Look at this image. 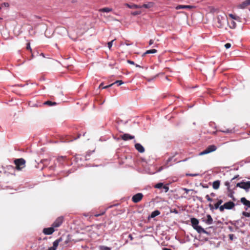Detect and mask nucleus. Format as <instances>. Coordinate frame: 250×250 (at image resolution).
Here are the masks:
<instances>
[{
	"instance_id": "obj_24",
	"label": "nucleus",
	"mask_w": 250,
	"mask_h": 250,
	"mask_svg": "<svg viewBox=\"0 0 250 250\" xmlns=\"http://www.w3.org/2000/svg\"><path fill=\"white\" fill-rule=\"evenodd\" d=\"M100 11L103 12L108 13L112 11V9L108 7H105L100 9Z\"/></svg>"
},
{
	"instance_id": "obj_11",
	"label": "nucleus",
	"mask_w": 250,
	"mask_h": 250,
	"mask_svg": "<svg viewBox=\"0 0 250 250\" xmlns=\"http://www.w3.org/2000/svg\"><path fill=\"white\" fill-rule=\"evenodd\" d=\"M135 147L136 150H138L140 153H143L145 151V148L144 146L139 143H136L135 145Z\"/></svg>"
},
{
	"instance_id": "obj_7",
	"label": "nucleus",
	"mask_w": 250,
	"mask_h": 250,
	"mask_svg": "<svg viewBox=\"0 0 250 250\" xmlns=\"http://www.w3.org/2000/svg\"><path fill=\"white\" fill-rule=\"evenodd\" d=\"M63 218L62 216L59 217L57 218L55 221L53 222L52 225V226L54 228H58L60 227L63 222Z\"/></svg>"
},
{
	"instance_id": "obj_53",
	"label": "nucleus",
	"mask_w": 250,
	"mask_h": 250,
	"mask_svg": "<svg viewBox=\"0 0 250 250\" xmlns=\"http://www.w3.org/2000/svg\"><path fill=\"white\" fill-rule=\"evenodd\" d=\"M154 42V41L153 40H150L149 42V45H152Z\"/></svg>"
},
{
	"instance_id": "obj_9",
	"label": "nucleus",
	"mask_w": 250,
	"mask_h": 250,
	"mask_svg": "<svg viewBox=\"0 0 250 250\" xmlns=\"http://www.w3.org/2000/svg\"><path fill=\"white\" fill-rule=\"evenodd\" d=\"M235 206V204L232 201H229L224 204L225 209H231Z\"/></svg>"
},
{
	"instance_id": "obj_62",
	"label": "nucleus",
	"mask_w": 250,
	"mask_h": 250,
	"mask_svg": "<svg viewBox=\"0 0 250 250\" xmlns=\"http://www.w3.org/2000/svg\"><path fill=\"white\" fill-rule=\"evenodd\" d=\"M135 65L136 67H140V68H141H141H142V67H143L141 66L140 65H138V64H135Z\"/></svg>"
},
{
	"instance_id": "obj_27",
	"label": "nucleus",
	"mask_w": 250,
	"mask_h": 250,
	"mask_svg": "<svg viewBox=\"0 0 250 250\" xmlns=\"http://www.w3.org/2000/svg\"><path fill=\"white\" fill-rule=\"evenodd\" d=\"M66 157H63V156H60L58 158H57V160L60 163H62V161L65 160L66 159Z\"/></svg>"
},
{
	"instance_id": "obj_44",
	"label": "nucleus",
	"mask_w": 250,
	"mask_h": 250,
	"mask_svg": "<svg viewBox=\"0 0 250 250\" xmlns=\"http://www.w3.org/2000/svg\"><path fill=\"white\" fill-rule=\"evenodd\" d=\"M196 198L200 202H203V198H202V197H199V196H196Z\"/></svg>"
},
{
	"instance_id": "obj_12",
	"label": "nucleus",
	"mask_w": 250,
	"mask_h": 250,
	"mask_svg": "<svg viewBox=\"0 0 250 250\" xmlns=\"http://www.w3.org/2000/svg\"><path fill=\"white\" fill-rule=\"evenodd\" d=\"M154 3L153 2H148L147 3H145L141 6V8H146V9H149V8L153 7L154 6Z\"/></svg>"
},
{
	"instance_id": "obj_46",
	"label": "nucleus",
	"mask_w": 250,
	"mask_h": 250,
	"mask_svg": "<svg viewBox=\"0 0 250 250\" xmlns=\"http://www.w3.org/2000/svg\"><path fill=\"white\" fill-rule=\"evenodd\" d=\"M127 62L129 63V64H133V65H135V62H133V61H132L131 60H127Z\"/></svg>"
},
{
	"instance_id": "obj_31",
	"label": "nucleus",
	"mask_w": 250,
	"mask_h": 250,
	"mask_svg": "<svg viewBox=\"0 0 250 250\" xmlns=\"http://www.w3.org/2000/svg\"><path fill=\"white\" fill-rule=\"evenodd\" d=\"M242 214H243V216H244L245 217H250V212H247L243 211L242 212Z\"/></svg>"
},
{
	"instance_id": "obj_36",
	"label": "nucleus",
	"mask_w": 250,
	"mask_h": 250,
	"mask_svg": "<svg viewBox=\"0 0 250 250\" xmlns=\"http://www.w3.org/2000/svg\"><path fill=\"white\" fill-rule=\"evenodd\" d=\"M101 250H111V248L106 247V246H102Z\"/></svg>"
},
{
	"instance_id": "obj_39",
	"label": "nucleus",
	"mask_w": 250,
	"mask_h": 250,
	"mask_svg": "<svg viewBox=\"0 0 250 250\" xmlns=\"http://www.w3.org/2000/svg\"><path fill=\"white\" fill-rule=\"evenodd\" d=\"M219 208L220 211H223L224 209L225 208L224 207V204L222 206H219Z\"/></svg>"
},
{
	"instance_id": "obj_60",
	"label": "nucleus",
	"mask_w": 250,
	"mask_h": 250,
	"mask_svg": "<svg viewBox=\"0 0 250 250\" xmlns=\"http://www.w3.org/2000/svg\"><path fill=\"white\" fill-rule=\"evenodd\" d=\"M210 195L212 197H214L215 196V194L214 193H213V192H212V193H210Z\"/></svg>"
},
{
	"instance_id": "obj_37",
	"label": "nucleus",
	"mask_w": 250,
	"mask_h": 250,
	"mask_svg": "<svg viewBox=\"0 0 250 250\" xmlns=\"http://www.w3.org/2000/svg\"><path fill=\"white\" fill-rule=\"evenodd\" d=\"M208 207L209 208L210 210L211 211H213L214 209H215L214 207H213V205L211 204H209L208 205Z\"/></svg>"
},
{
	"instance_id": "obj_6",
	"label": "nucleus",
	"mask_w": 250,
	"mask_h": 250,
	"mask_svg": "<svg viewBox=\"0 0 250 250\" xmlns=\"http://www.w3.org/2000/svg\"><path fill=\"white\" fill-rule=\"evenodd\" d=\"M143 194L142 193H138L132 197V201L135 203L139 202L143 198Z\"/></svg>"
},
{
	"instance_id": "obj_25",
	"label": "nucleus",
	"mask_w": 250,
	"mask_h": 250,
	"mask_svg": "<svg viewBox=\"0 0 250 250\" xmlns=\"http://www.w3.org/2000/svg\"><path fill=\"white\" fill-rule=\"evenodd\" d=\"M229 26L230 28L234 29L236 27V24L235 21H231L229 23Z\"/></svg>"
},
{
	"instance_id": "obj_29",
	"label": "nucleus",
	"mask_w": 250,
	"mask_h": 250,
	"mask_svg": "<svg viewBox=\"0 0 250 250\" xmlns=\"http://www.w3.org/2000/svg\"><path fill=\"white\" fill-rule=\"evenodd\" d=\"M141 14V12L139 11H134V12H131V15H132L133 16H136L138 15H140Z\"/></svg>"
},
{
	"instance_id": "obj_61",
	"label": "nucleus",
	"mask_w": 250,
	"mask_h": 250,
	"mask_svg": "<svg viewBox=\"0 0 250 250\" xmlns=\"http://www.w3.org/2000/svg\"><path fill=\"white\" fill-rule=\"evenodd\" d=\"M163 250H171L170 249H168V248H164L163 249Z\"/></svg>"
},
{
	"instance_id": "obj_30",
	"label": "nucleus",
	"mask_w": 250,
	"mask_h": 250,
	"mask_svg": "<svg viewBox=\"0 0 250 250\" xmlns=\"http://www.w3.org/2000/svg\"><path fill=\"white\" fill-rule=\"evenodd\" d=\"M114 40H113L111 42H109L107 43V46H108V47L109 48V49H111V48L112 46V44H113V42L114 41Z\"/></svg>"
},
{
	"instance_id": "obj_19",
	"label": "nucleus",
	"mask_w": 250,
	"mask_h": 250,
	"mask_svg": "<svg viewBox=\"0 0 250 250\" xmlns=\"http://www.w3.org/2000/svg\"><path fill=\"white\" fill-rule=\"evenodd\" d=\"M192 8V6L191 5H179L176 7V9H191Z\"/></svg>"
},
{
	"instance_id": "obj_34",
	"label": "nucleus",
	"mask_w": 250,
	"mask_h": 250,
	"mask_svg": "<svg viewBox=\"0 0 250 250\" xmlns=\"http://www.w3.org/2000/svg\"><path fill=\"white\" fill-rule=\"evenodd\" d=\"M229 17H231L232 19H234V20H237V19L239 18L238 17H236L235 16V15L232 14H230L229 15Z\"/></svg>"
},
{
	"instance_id": "obj_54",
	"label": "nucleus",
	"mask_w": 250,
	"mask_h": 250,
	"mask_svg": "<svg viewBox=\"0 0 250 250\" xmlns=\"http://www.w3.org/2000/svg\"><path fill=\"white\" fill-rule=\"evenodd\" d=\"M2 5H3L5 7H8L9 6V4L7 2H4Z\"/></svg>"
},
{
	"instance_id": "obj_16",
	"label": "nucleus",
	"mask_w": 250,
	"mask_h": 250,
	"mask_svg": "<svg viewBox=\"0 0 250 250\" xmlns=\"http://www.w3.org/2000/svg\"><path fill=\"white\" fill-rule=\"evenodd\" d=\"M125 5L127 6V7L131 8V9H137V8H141V6L140 5H137L135 4H128V3H125Z\"/></svg>"
},
{
	"instance_id": "obj_56",
	"label": "nucleus",
	"mask_w": 250,
	"mask_h": 250,
	"mask_svg": "<svg viewBox=\"0 0 250 250\" xmlns=\"http://www.w3.org/2000/svg\"><path fill=\"white\" fill-rule=\"evenodd\" d=\"M164 169V167H161L158 170V172H160Z\"/></svg>"
},
{
	"instance_id": "obj_49",
	"label": "nucleus",
	"mask_w": 250,
	"mask_h": 250,
	"mask_svg": "<svg viewBox=\"0 0 250 250\" xmlns=\"http://www.w3.org/2000/svg\"><path fill=\"white\" fill-rule=\"evenodd\" d=\"M26 48H27V49L31 50V48L30 45L29 43H28L27 44Z\"/></svg>"
},
{
	"instance_id": "obj_2",
	"label": "nucleus",
	"mask_w": 250,
	"mask_h": 250,
	"mask_svg": "<svg viewBox=\"0 0 250 250\" xmlns=\"http://www.w3.org/2000/svg\"><path fill=\"white\" fill-rule=\"evenodd\" d=\"M14 163L16 166L15 169L17 170H21L25 167V161L23 158L16 159Z\"/></svg>"
},
{
	"instance_id": "obj_51",
	"label": "nucleus",
	"mask_w": 250,
	"mask_h": 250,
	"mask_svg": "<svg viewBox=\"0 0 250 250\" xmlns=\"http://www.w3.org/2000/svg\"><path fill=\"white\" fill-rule=\"evenodd\" d=\"M128 237L130 239V240H133V237L132 235L131 234H129Z\"/></svg>"
},
{
	"instance_id": "obj_40",
	"label": "nucleus",
	"mask_w": 250,
	"mask_h": 250,
	"mask_svg": "<svg viewBox=\"0 0 250 250\" xmlns=\"http://www.w3.org/2000/svg\"><path fill=\"white\" fill-rule=\"evenodd\" d=\"M115 84V83H112L109 85H106V86H104L102 87L103 89H106V88H107L108 87H110L111 86H112L113 85H114Z\"/></svg>"
},
{
	"instance_id": "obj_14",
	"label": "nucleus",
	"mask_w": 250,
	"mask_h": 250,
	"mask_svg": "<svg viewBox=\"0 0 250 250\" xmlns=\"http://www.w3.org/2000/svg\"><path fill=\"white\" fill-rule=\"evenodd\" d=\"M241 202L248 208H250V201L247 200L246 198L242 197L241 198Z\"/></svg>"
},
{
	"instance_id": "obj_20",
	"label": "nucleus",
	"mask_w": 250,
	"mask_h": 250,
	"mask_svg": "<svg viewBox=\"0 0 250 250\" xmlns=\"http://www.w3.org/2000/svg\"><path fill=\"white\" fill-rule=\"evenodd\" d=\"M159 214H160V211L158 210H156L151 212L149 217L153 218Z\"/></svg>"
},
{
	"instance_id": "obj_22",
	"label": "nucleus",
	"mask_w": 250,
	"mask_h": 250,
	"mask_svg": "<svg viewBox=\"0 0 250 250\" xmlns=\"http://www.w3.org/2000/svg\"><path fill=\"white\" fill-rule=\"evenodd\" d=\"M44 104L47 105L48 106H53L56 105L57 103L56 102H52L50 101H47L44 103Z\"/></svg>"
},
{
	"instance_id": "obj_1",
	"label": "nucleus",
	"mask_w": 250,
	"mask_h": 250,
	"mask_svg": "<svg viewBox=\"0 0 250 250\" xmlns=\"http://www.w3.org/2000/svg\"><path fill=\"white\" fill-rule=\"evenodd\" d=\"M190 222L191 223V226L193 228L196 230V231L199 233H205L207 234H209V233L204 228H203L201 226H199V220L196 218H191L190 219Z\"/></svg>"
},
{
	"instance_id": "obj_23",
	"label": "nucleus",
	"mask_w": 250,
	"mask_h": 250,
	"mask_svg": "<svg viewBox=\"0 0 250 250\" xmlns=\"http://www.w3.org/2000/svg\"><path fill=\"white\" fill-rule=\"evenodd\" d=\"M173 158V157H170L168 159V160L167 161L166 164L165 165V167H168L169 166H171L172 164H169V163L170 162Z\"/></svg>"
},
{
	"instance_id": "obj_55",
	"label": "nucleus",
	"mask_w": 250,
	"mask_h": 250,
	"mask_svg": "<svg viewBox=\"0 0 250 250\" xmlns=\"http://www.w3.org/2000/svg\"><path fill=\"white\" fill-rule=\"evenodd\" d=\"M223 203V201L222 200H219L218 201L217 203L219 205H220Z\"/></svg>"
},
{
	"instance_id": "obj_3",
	"label": "nucleus",
	"mask_w": 250,
	"mask_h": 250,
	"mask_svg": "<svg viewBox=\"0 0 250 250\" xmlns=\"http://www.w3.org/2000/svg\"><path fill=\"white\" fill-rule=\"evenodd\" d=\"M236 187L243 188L245 189L246 192H248L250 188V181L245 182L242 181L240 183H238L236 184Z\"/></svg>"
},
{
	"instance_id": "obj_64",
	"label": "nucleus",
	"mask_w": 250,
	"mask_h": 250,
	"mask_svg": "<svg viewBox=\"0 0 250 250\" xmlns=\"http://www.w3.org/2000/svg\"><path fill=\"white\" fill-rule=\"evenodd\" d=\"M103 83H101L99 86V87H101L102 86H103Z\"/></svg>"
},
{
	"instance_id": "obj_21",
	"label": "nucleus",
	"mask_w": 250,
	"mask_h": 250,
	"mask_svg": "<svg viewBox=\"0 0 250 250\" xmlns=\"http://www.w3.org/2000/svg\"><path fill=\"white\" fill-rule=\"evenodd\" d=\"M157 52V51L155 49L148 50L146 51L145 53H143V54L142 55V56L144 57L146 54H154V53H156Z\"/></svg>"
},
{
	"instance_id": "obj_38",
	"label": "nucleus",
	"mask_w": 250,
	"mask_h": 250,
	"mask_svg": "<svg viewBox=\"0 0 250 250\" xmlns=\"http://www.w3.org/2000/svg\"><path fill=\"white\" fill-rule=\"evenodd\" d=\"M206 198L207 199V200L209 201V202H212V199L210 198V197L208 195H206Z\"/></svg>"
},
{
	"instance_id": "obj_17",
	"label": "nucleus",
	"mask_w": 250,
	"mask_h": 250,
	"mask_svg": "<svg viewBox=\"0 0 250 250\" xmlns=\"http://www.w3.org/2000/svg\"><path fill=\"white\" fill-rule=\"evenodd\" d=\"M220 184V182L219 180L215 181L213 182L212 187L214 189L219 188Z\"/></svg>"
},
{
	"instance_id": "obj_41",
	"label": "nucleus",
	"mask_w": 250,
	"mask_h": 250,
	"mask_svg": "<svg viewBox=\"0 0 250 250\" xmlns=\"http://www.w3.org/2000/svg\"><path fill=\"white\" fill-rule=\"evenodd\" d=\"M225 47L227 48V49H229V48L230 47H231V44L229 43H227L225 44Z\"/></svg>"
},
{
	"instance_id": "obj_18",
	"label": "nucleus",
	"mask_w": 250,
	"mask_h": 250,
	"mask_svg": "<svg viewBox=\"0 0 250 250\" xmlns=\"http://www.w3.org/2000/svg\"><path fill=\"white\" fill-rule=\"evenodd\" d=\"M62 240V239L61 238H60L57 240H56L55 241H54L53 243V246L52 247L55 248V249H57L58 245H59V244L60 242H61Z\"/></svg>"
},
{
	"instance_id": "obj_47",
	"label": "nucleus",
	"mask_w": 250,
	"mask_h": 250,
	"mask_svg": "<svg viewBox=\"0 0 250 250\" xmlns=\"http://www.w3.org/2000/svg\"><path fill=\"white\" fill-rule=\"evenodd\" d=\"M220 205H219V204L216 203L215 205H214V208H215V209H217L219 208Z\"/></svg>"
},
{
	"instance_id": "obj_52",
	"label": "nucleus",
	"mask_w": 250,
	"mask_h": 250,
	"mask_svg": "<svg viewBox=\"0 0 250 250\" xmlns=\"http://www.w3.org/2000/svg\"><path fill=\"white\" fill-rule=\"evenodd\" d=\"M91 153H92L91 152H87V153L86 155V156H85V159H86V160H87V156H90V154H91Z\"/></svg>"
},
{
	"instance_id": "obj_57",
	"label": "nucleus",
	"mask_w": 250,
	"mask_h": 250,
	"mask_svg": "<svg viewBox=\"0 0 250 250\" xmlns=\"http://www.w3.org/2000/svg\"><path fill=\"white\" fill-rule=\"evenodd\" d=\"M47 250H56V249L51 247L49 248V249Z\"/></svg>"
},
{
	"instance_id": "obj_32",
	"label": "nucleus",
	"mask_w": 250,
	"mask_h": 250,
	"mask_svg": "<svg viewBox=\"0 0 250 250\" xmlns=\"http://www.w3.org/2000/svg\"><path fill=\"white\" fill-rule=\"evenodd\" d=\"M114 83H117L118 85H121V84L124 83V82L121 80H117L115 81Z\"/></svg>"
},
{
	"instance_id": "obj_13",
	"label": "nucleus",
	"mask_w": 250,
	"mask_h": 250,
	"mask_svg": "<svg viewBox=\"0 0 250 250\" xmlns=\"http://www.w3.org/2000/svg\"><path fill=\"white\" fill-rule=\"evenodd\" d=\"M249 5H250V0H246L239 5V7L244 9Z\"/></svg>"
},
{
	"instance_id": "obj_59",
	"label": "nucleus",
	"mask_w": 250,
	"mask_h": 250,
	"mask_svg": "<svg viewBox=\"0 0 250 250\" xmlns=\"http://www.w3.org/2000/svg\"><path fill=\"white\" fill-rule=\"evenodd\" d=\"M201 220H202V222H204L205 223H206V219H205V218H202L201 219Z\"/></svg>"
},
{
	"instance_id": "obj_58",
	"label": "nucleus",
	"mask_w": 250,
	"mask_h": 250,
	"mask_svg": "<svg viewBox=\"0 0 250 250\" xmlns=\"http://www.w3.org/2000/svg\"><path fill=\"white\" fill-rule=\"evenodd\" d=\"M105 211H106V210H104V211H102V212H101V213H99V214H101V215H103V214H104L105 213Z\"/></svg>"
},
{
	"instance_id": "obj_43",
	"label": "nucleus",
	"mask_w": 250,
	"mask_h": 250,
	"mask_svg": "<svg viewBox=\"0 0 250 250\" xmlns=\"http://www.w3.org/2000/svg\"><path fill=\"white\" fill-rule=\"evenodd\" d=\"M225 185L228 187V190L229 191H230V190L229 189V182H228V181L226 182H225Z\"/></svg>"
},
{
	"instance_id": "obj_35",
	"label": "nucleus",
	"mask_w": 250,
	"mask_h": 250,
	"mask_svg": "<svg viewBox=\"0 0 250 250\" xmlns=\"http://www.w3.org/2000/svg\"><path fill=\"white\" fill-rule=\"evenodd\" d=\"M200 185L203 188H208V186L207 184H204L203 183H200Z\"/></svg>"
},
{
	"instance_id": "obj_33",
	"label": "nucleus",
	"mask_w": 250,
	"mask_h": 250,
	"mask_svg": "<svg viewBox=\"0 0 250 250\" xmlns=\"http://www.w3.org/2000/svg\"><path fill=\"white\" fill-rule=\"evenodd\" d=\"M162 188L165 190V192H167L169 190L168 187L166 185H163Z\"/></svg>"
},
{
	"instance_id": "obj_45",
	"label": "nucleus",
	"mask_w": 250,
	"mask_h": 250,
	"mask_svg": "<svg viewBox=\"0 0 250 250\" xmlns=\"http://www.w3.org/2000/svg\"><path fill=\"white\" fill-rule=\"evenodd\" d=\"M229 238L230 240H233L234 234H229Z\"/></svg>"
},
{
	"instance_id": "obj_28",
	"label": "nucleus",
	"mask_w": 250,
	"mask_h": 250,
	"mask_svg": "<svg viewBox=\"0 0 250 250\" xmlns=\"http://www.w3.org/2000/svg\"><path fill=\"white\" fill-rule=\"evenodd\" d=\"M199 175V173H187L186 176L195 177Z\"/></svg>"
},
{
	"instance_id": "obj_5",
	"label": "nucleus",
	"mask_w": 250,
	"mask_h": 250,
	"mask_svg": "<svg viewBox=\"0 0 250 250\" xmlns=\"http://www.w3.org/2000/svg\"><path fill=\"white\" fill-rule=\"evenodd\" d=\"M217 149V147L214 145H210L207 148H206L204 151L200 153V155H205L209 153L214 151Z\"/></svg>"
},
{
	"instance_id": "obj_42",
	"label": "nucleus",
	"mask_w": 250,
	"mask_h": 250,
	"mask_svg": "<svg viewBox=\"0 0 250 250\" xmlns=\"http://www.w3.org/2000/svg\"><path fill=\"white\" fill-rule=\"evenodd\" d=\"M182 190H184L187 193H188V192L190 190H193V189H189L186 188H182Z\"/></svg>"
},
{
	"instance_id": "obj_15",
	"label": "nucleus",
	"mask_w": 250,
	"mask_h": 250,
	"mask_svg": "<svg viewBox=\"0 0 250 250\" xmlns=\"http://www.w3.org/2000/svg\"><path fill=\"white\" fill-rule=\"evenodd\" d=\"M213 219L211 217V216L210 214L207 215V219L206 220V224L209 225L213 224Z\"/></svg>"
},
{
	"instance_id": "obj_8",
	"label": "nucleus",
	"mask_w": 250,
	"mask_h": 250,
	"mask_svg": "<svg viewBox=\"0 0 250 250\" xmlns=\"http://www.w3.org/2000/svg\"><path fill=\"white\" fill-rule=\"evenodd\" d=\"M54 231V228L52 226V227L44 228L43 230V232L46 235H50L52 234Z\"/></svg>"
},
{
	"instance_id": "obj_26",
	"label": "nucleus",
	"mask_w": 250,
	"mask_h": 250,
	"mask_svg": "<svg viewBox=\"0 0 250 250\" xmlns=\"http://www.w3.org/2000/svg\"><path fill=\"white\" fill-rule=\"evenodd\" d=\"M163 183H157V184H156L154 187L156 188H162L163 187Z\"/></svg>"
},
{
	"instance_id": "obj_4",
	"label": "nucleus",
	"mask_w": 250,
	"mask_h": 250,
	"mask_svg": "<svg viewBox=\"0 0 250 250\" xmlns=\"http://www.w3.org/2000/svg\"><path fill=\"white\" fill-rule=\"evenodd\" d=\"M217 21L218 23L217 27L222 28L227 21V16L225 14L223 15H218L217 17Z\"/></svg>"
},
{
	"instance_id": "obj_48",
	"label": "nucleus",
	"mask_w": 250,
	"mask_h": 250,
	"mask_svg": "<svg viewBox=\"0 0 250 250\" xmlns=\"http://www.w3.org/2000/svg\"><path fill=\"white\" fill-rule=\"evenodd\" d=\"M59 29H60L62 32H65L66 31V29L63 27H61L59 28Z\"/></svg>"
},
{
	"instance_id": "obj_63",
	"label": "nucleus",
	"mask_w": 250,
	"mask_h": 250,
	"mask_svg": "<svg viewBox=\"0 0 250 250\" xmlns=\"http://www.w3.org/2000/svg\"><path fill=\"white\" fill-rule=\"evenodd\" d=\"M95 216L96 217H99V216H101V214H100L99 213V214H96L95 215Z\"/></svg>"
},
{
	"instance_id": "obj_50",
	"label": "nucleus",
	"mask_w": 250,
	"mask_h": 250,
	"mask_svg": "<svg viewBox=\"0 0 250 250\" xmlns=\"http://www.w3.org/2000/svg\"><path fill=\"white\" fill-rule=\"evenodd\" d=\"M233 193H234V192L231 193L229 195V197H231V198H232L233 199V200H235V199H234V197H233Z\"/></svg>"
},
{
	"instance_id": "obj_10",
	"label": "nucleus",
	"mask_w": 250,
	"mask_h": 250,
	"mask_svg": "<svg viewBox=\"0 0 250 250\" xmlns=\"http://www.w3.org/2000/svg\"><path fill=\"white\" fill-rule=\"evenodd\" d=\"M121 138L124 141H127L134 138V136L131 135L127 133H125L121 136Z\"/></svg>"
}]
</instances>
